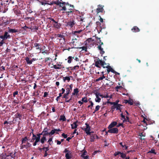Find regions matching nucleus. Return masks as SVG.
I'll return each mask as SVG.
<instances>
[{"label": "nucleus", "instance_id": "nucleus-1", "mask_svg": "<svg viewBox=\"0 0 159 159\" xmlns=\"http://www.w3.org/2000/svg\"><path fill=\"white\" fill-rule=\"evenodd\" d=\"M99 64H100L103 68H105L104 65H107L104 61H102L98 58L97 61H95V66L98 68H100L101 67L99 66Z\"/></svg>", "mask_w": 159, "mask_h": 159}, {"label": "nucleus", "instance_id": "nucleus-2", "mask_svg": "<svg viewBox=\"0 0 159 159\" xmlns=\"http://www.w3.org/2000/svg\"><path fill=\"white\" fill-rule=\"evenodd\" d=\"M98 43L99 44L98 48V49L100 51V53L101 54V56H102V55L105 53V51H103V48H102L101 45L103 44V43L101 42L100 38L99 39V41Z\"/></svg>", "mask_w": 159, "mask_h": 159}, {"label": "nucleus", "instance_id": "nucleus-3", "mask_svg": "<svg viewBox=\"0 0 159 159\" xmlns=\"http://www.w3.org/2000/svg\"><path fill=\"white\" fill-rule=\"evenodd\" d=\"M75 9H70L67 10V11H65L63 12H65L66 15L69 17L71 18L72 17L74 16V15H75Z\"/></svg>", "mask_w": 159, "mask_h": 159}, {"label": "nucleus", "instance_id": "nucleus-4", "mask_svg": "<svg viewBox=\"0 0 159 159\" xmlns=\"http://www.w3.org/2000/svg\"><path fill=\"white\" fill-rule=\"evenodd\" d=\"M85 125H86V128H82V129L83 130L85 131L87 135H91V133H93V132H90V127L89 125V124H87V123H86L85 124Z\"/></svg>", "mask_w": 159, "mask_h": 159}, {"label": "nucleus", "instance_id": "nucleus-5", "mask_svg": "<svg viewBox=\"0 0 159 159\" xmlns=\"http://www.w3.org/2000/svg\"><path fill=\"white\" fill-rule=\"evenodd\" d=\"M71 43L73 44L72 48H78L79 42L76 38L72 39Z\"/></svg>", "mask_w": 159, "mask_h": 159}, {"label": "nucleus", "instance_id": "nucleus-6", "mask_svg": "<svg viewBox=\"0 0 159 159\" xmlns=\"http://www.w3.org/2000/svg\"><path fill=\"white\" fill-rule=\"evenodd\" d=\"M11 38L10 35L8 34V32L5 31L4 34V35H0V38L2 39L6 40L8 39H10Z\"/></svg>", "mask_w": 159, "mask_h": 159}, {"label": "nucleus", "instance_id": "nucleus-7", "mask_svg": "<svg viewBox=\"0 0 159 159\" xmlns=\"http://www.w3.org/2000/svg\"><path fill=\"white\" fill-rule=\"evenodd\" d=\"M74 9V6L73 5H70V6H66V7H64L62 8H61L60 10L61 11H67V10L70 9Z\"/></svg>", "mask_w": 159, "mask_h": 159}, {"label": "nucleus", "instance_id": "nucleus-8", "mask_svg": "<svg viewBox=\"0 0 159 159\" xmlns=\"http://www.w3.org/2000/svg\"><path fill=\"white\" fill-rule=\"evenodd\" d=\"M119 154L120 155V157L122 159H124L126 157V154L123 153H122L120 152H115L114 154V156H115L118 155Z\"/></svg>", "mask_w": 159, "mask_h": 159}, {"label": "nucleus", "instance_id": "nucleus-9", "mask_svg": "<svg viewBox=\"0 0 159 159\" xmlns=\"http://www.w3.org/2000/svg\"><path fill=\"white\" fill-rule=\"evenodd\" d=\"M31 146V144L29 142H27L26 144H21L20 145V149H22L24 148L28 149L29 148H30Z\"/></svg>", "mask_w": 159, "mask_h": 159}, {"label": "nucleus", "instance_id": "nucleus-10", "mask_svg": "<svg viewBox=\"0 0 159 159\" xmlns=\"http://www.w3.org/2000/svg\"><path fill=\"white\" fill-rule=\"evenodd\" d=\"M48 129H49L47 127L45 128L43 130V132L44 136H51L52 135V134L51 133V131L50 132H48Z\"/></svg>", "mask_w": 159, "mask_h": 159}, {"label": "nucleus", "instance_id": "nucleus-11", "mask_svg": "<svg viewBox=\"0 0 159 159\" xmlns=\"http://www.w3.org/2000/svg\"><path fill=\"white\" fill-rule=\"evenodd\" d=\"M109 129L108 132L110 133L117 134L118 132V129L117 128H113Z\"/></svg>", "mask_w": 159, "mask_h": 159}, {"label": "nucleus", "instance_id": "nucleus-12", "mask_svg": "<svg viewBox=\"0 0 159 159\" xmlns=\"http://www.w3.org/2000/svg\"><path fill=\"white\" fill-rule=\"evenodd\" d=\"M93 26V24L92 23H89L88 25L86 27V31L88 30L87 32H90L92 30V27Z\"/></svg>", "mask_w": 159, "mask_h": 159}, {"label": "nucleus", "instance_id": "nucleus-13", "mask_svg": "<svg viewBox=\"0 0 159 159\" xmlns=\"http://www.w3.org/2000/svg\"><path fill=\"white\" fill-rule=\"evenodd\" d=\"M98 8L96 9V11L97 13L100 12H102L104 9H103V6L100 5H98Z\"/></svg>", "mask_w": 159, "mask_h": 159}, {"label": "nucleus", "instance_id": "nucleus-14", "mask_svg": "<svg viewBox=\"0 0 159 159\" xmlns=\"http://www.w3.org/2000/svg\"><path fill=\"white\" fill-rule=\"evenodd\" d=\"M75 24V21L73 20H70V21H68L67 23V26H70L71 28Z\"/></svg>", "mask_w": 159, "mask_h": 159}, {"label": "nucleus", "instance_id": "nucleus-15", "mask_svg": "<svg viewBox=\"0 0 159 159\" xmlns=\"http://www.w3.org/2000/svg\"><path fill=\"white\" fill-rule=\"evenodd\" d=\"M73 87V84H70V85H67L66 86V90L67 92H70L71 93L72 91V88Z\"/></svg>", "mask_w": 159, "mask_h": 159}, {"label": "nucleus", "instance_id": "nucleus-16", "mask_svg": "<svg viewBox=\"0 0 159 159\" xmlns=\"http://www.w3.org/2000/svg\"><path fill=\"white\" fill-rule=\"evenodd\" d=\"M117 124V123L116 121H113L111 122L108 126V129H111L114 127L116 126Z\"/></svg>", "mask_w": 159, "mask_h": 159}, {"label": "nucleus", "instance_id": "nucleus-17", "mask_svg": "<svg viewBox=\"0 0 159 159\" xmlns=\"http://www.w3.org/2000/svg\"><path fill=\"white\" fill-rule=\"evenodd\" d=\"M63 2H58L53 1V4H55L57 5H59V7H61L62 8L64 7H66V6H65L64 4H62Z\"/></svg>", "mask_w": 159, "mask_h": 159}, {"label": "nucleus", "instance_id": "nucleus-18", "mask_svg": "<svg viewBox=\"0 0 159 159\" xmlns=\"http://www.w3.org/2000/svg\"><path fill=\"white\" fill-rule=\"evenodd\" d=\"M83 31L82 30H80L78 31H73L72 32V34L74 35H75L77 36V37H79V35H78L80 33L82 32Z\"/></svg>", "mask_w": 159, "mask_h": 159}, {"label": "nucleus", "instance_id": "nucleus-19", "mask_svg": "<svg viewBox=\"0 0 159 159\" xmlns=\"http://www.w3.org/2000/svg\"><path fill=\"white\" fill-rule=\"evenodd\" d=\"M61 130L60 129H52L51 131V133L52 134V135L54 134L55 133L56 134H58L57 133L58 132L60 131Z\"/></svg>", "mask_w": 159, "mask_h": 159}, {"label": "nucleus", "instance_id": "nucleus-20", "mask_svg": "<svg viewBox=\"0 0 159 159\" xmlns=\"http://www.w3.org/2000/svg\"><path fill=\"white\" fill-rule=\"evenodd\" d=\"M131 30L133 32H139L140 30L137 26H134L131 29Z\"/></svg>", "mask_w": 159, "mask_h": 159}, {"label": "nucleus", "instance_id": "nucleus-21", "mask_svg": "<svg viewBox=\"0 0 159 159\" xmlns=\"http://www.w3.org/2000/svg\"><path fill=\"white\" fill-rule=\"evenodd\" d=\"M78 122V121L77 120L71 125V128L72 129H75L77 128L78 125L77 124V123Z\"/></svg>", "mask_w": 159, "mask_h": 159}, {"label": "nucleus", "instance_id": "nucleus-22", "mask_svg": "<svg viewBox=\"0 0 159 159\" xmlns=\"http://www.w3.org/2000/svg\"><path fill=\"white\" fill-rule=\"evenodd\" d=\"M53 26L55 28L58 29L60 28L61 25L60 23H58L56 21V22H54L52 24Z\"/></svg>", "mask_w": 159, "mask_h": 159}, {"label": "nucleus", "instance_id": "nucleus-23", "mask_svg": "<svg viewBox=\"0 0 159 159\" xmlns=\"http://www.w3.org/2000/svg\"><path fill=\"white\" fill-rule=\"evenodd\" d=\"M49 150V145H48L47 147H46L44 151L45 152L43 156L45 157H47L48 155L47 151Z\"/></svg>", "mask_w": 159, "mask_h": 159}, {"label": "nucleus", "instance_id": "nucleus-24", "mask_svg": "<svg viewBox=\"0 0 159 159\" xmlns=\"http://www.w3.org/2000/svg\"><path fill=\"white\" fill-rule=\"evenodd\" d=\"M46 136L45 135H43V137L40 139V141L42 144H43L47 140L46 138Z\"/></svg>", "mask_w": 159, "mask_h": 159}, {"label": "nucleus", "instance_id": "nucleus-25", "mask_svg": "<svg viewBox=\"0 0 159 159\" xmlns=\"http://www.w3.org/2000/svg\"><path fill=\"white\" fill-rule=\"evenodd\" d=\"M105 68H106L107 69H109L110 71L113 73L115 72L114 70L109 65H107L106 66H104Z\"/></svg>", "mask_w": 159, "mask_h": 159}, {"label": "nucleus", "instance_id": "nucleus-26", "mask_svg": "<svg viewBox=\"0 0 159 159\" xmlns=\"http://www.w3.org/2000/svg\"><path fill=\"white\" fill-rule=\"evenodd\" d=\"M79 92V89L78 88H76L74 89L73 92L72 93V95H77Z\"/></svg>", "mask_w": 159, "mask_h": 159}, {"label": "nucleus", "instance_id": "nucleus-27", "mask_svg": "<svg viewBox=\"0 0 159 159\" xmlns=\"http://www.w3.org/2000/svg\"><path fill=\"white\" fill-rule=\"evenodd\" d=\"M115 104H114V106H116V110H119L121 109V106L122 105L121 104L117 103V102H115Z\"/></svg>", "mask_w": 159, "mask_h": 159}, {"label": "nucleus", "instance_id": "nucleus-28", "mask_svg": "<svg viewBox=\"0 0 159 159\" xmlns=\"http://www.w3.org/2000/svg\"><path fill=\"white\" fill-rule=\"evenodd\" d=\"M28 140V139L27 136H25L24 138H22L21 139V144H23L25 143Z\"/></svg>", "mask_w": 159, "mask_h": 159}, {"label": "nucleus", "instance_id": "nucleus-29", "mask_svg": "<svg viewBox=\"0 0 159 159\" xmlns=\"http://www.w3.org/2000/svg\"><path fill=\"white\" fill-rule=\"evenodd\" d=\"M45 2H40V3L42 5L45 6V5L48 4V5H52L53 4V1H52V2L50 3H48L46 2V1L44 0Z\"/></svg>", "mask_w": 159, "mask_h": 159}, {"label": "nucleus", "instance_id": "nucleus-30", "mask_svg": "<svg viewBox=\"0 0 159 159\" xmlns=\"http://www.w3.org/2000/svg\"><path fill=\"white\" fill-rule=\"evenodd\" d=\"M25 60L27 64L30 65L32 64L31 60H30L29 57H26L25 58Z\"/></svg>", "mask_w": 159, "mask_h": 159}, {"label": "nucleus", "instance_id": "nucleus-31", "mask_svg": "<svg viewBox=\"0 0 159 159\" xmlns=\"http://www.w3.org/2000/svg\"><path fill=\"white\" fill-rule=\"evenodd\" d=\"M72 76H66L63 78V80L65 82L66 80H67L68 82H69L70 80V78H72Z\"/></svg>", "mask_w": 159, "mask_h": 159}, {"label": "nucleus", "instance_id": "nucleus-32", "mask_svg": "<svg viewBox=\"0 0 159 159\" xmlns=\"http://www.w3.org/2000/svg\"><path fill=\"white\" fill-rule=\"evenodd\" d=\"M90 135V141L91 142H93L95 138V136H94V134H91Z\"/></svg>", "mask_w": 159, "mask_h": 159}, {"label": "nucleus", "instance_id": "nucleus-33", "mask_svg": "<svg viewBox=\"0 0 159 159\" xmlns=\"http://www.w3.org/2000/svg\"><path fill=\"white\" fill-rule=\"evenodd\" d=\"M34 139L35 141L33 144V145L34 146H35L37 145V143L40 141V139L36 137V138H34Z\"/></svg>", "mask_w": 159, "mask_h": 159}, {"label": "nucleus", "instance_id": "nucleus-34", "mask_svg": "<svg viewBox=\"0 0 159 159\" xmlns=\"http://www.w3.org/2000/svg\"><path fill=\"white\" fill-rule=\"evenodd\" d=\"M109 83H107L106 85L108 87H111L112 85H113L114 82H113L112 81H110V80H109Z\"/></svg>", "mask_w": 159, "mask_h": 159}, {"label": "nucleus", "instance_id": "nucleus-35", "mask_svg": "<svg viewBox=\"0 0 159 159\" xmlns=\"http://www.w3.org/2000/svg\"><path fill=\"white\" fill-rule=\"evenodd\" d=\"M8 32L10 33H13L18 32V30L16 29H10L9 30Z\"/></svg>", "mask_w": 159, "mask_h": 159}, {"label": "nucleus", "instance_id": "nucleus-36", "mask_svg": "<svg viewBox=\"0 0 159 159\" xmlns=\"http://www.w3.org/2000/svg\"><path fill=\"white\" fill-rule=\"evenodd\" d=\"M10 23V21L7 20L6 21H4L2 23L1 25L3 26H6Z\"/></svg>", "mask_w": 159, "mask_h": 159}, {"label": "nucleus", "instance_id": "nucleus-37", "mask_svg": "<svg viewBox=\"0 0 159 159\" xmlns=\"http://www.w3.org/2000/svg\"><path fill=\"white\" fill-rule=\"evenodd\" d=\"M15 116L16 118H19V119L21 120V118L22 117L21 114H20L19 113H16L15 115Z\"/></svg>", "mask_w": 159, "mask_h": 159}, {"label": "nucleus", "instance_id": "nucleus-38", "mask_svg": "<svg viewBox=\"0 0 159 159\" xmlns=\"http://www.w3.org/2000/svg\"><path fill=\"white\" fill-rule=\"evenodd\" d=\"M34 47H36V49H38L40 48V45L39 43H34Z\"/></svg>", "mask_w": 159, "mask_h": 159}, {"label": "nucleus", "instance_id": "nucleus-39", "mask_svg": "<svg viewBox=\"0 0 159 159\" xmlns=\"http://www.w3.org/2000/svg\"><path fill=\"white\" fill-rule=\"evenodd\" d=\"M60 120H62V121H65L66 120V118L64 115H61L60 116Z\"/></svg>", "mask_w": 159, "mask_h": 159}, {"label": "nucleus", "instance_id": "nucleus-40", "mask_svg": "<svg viewBox=\"0 0 159 159\" xmlns=\"http://www.w3.org/2000/svg\"><path fill=\"white\" fill-rule=\"evenodd\" d=\"M48 142L50 145H51L53 143L52 137L50 138L48 141Z\"/></svg>", "mask_w": 159, "mask_h": 159}, {"label": "nucleus", "instance_id": "nucleus-41", "mask_svg": "<svg viewBox=\"0 0 159 159\" xmlns=\"http://www.w3.org/2000/svg\"><path fill=\"white\" fill-rule=\"evenodd\" d=\"M101 100V98L99 97V96H98V95L96 96V98L95 99V101L96 102H100Z\"/></svg>", "mask_w": 159, "mask_h": 159}, {"label": "nucleus", "instance_id": "nucleus-42", "mask_svg": "<svg viewBox=\"0 0 159 159\" xmlns=\"http://www.w3.org/2000/svg\"><path fill=\"white\" fill-rule=\"evenodd\" d=\"M100 107V106L99 105H97L96 107L95 110L93 112V113H95V112L98 111Z\"/></svg>", "mask_w": 159, "mask_h": 159}, {"label": "nucleus", "instance_id": "nucleus-43", "mask_svg": "<svg viewBox=\"0 0 159 159\" xmlns=\"http://www.w3.org/2000/svg\"><path fill=\"white\" fill-rule=\"evenodd\" d=\"M68 63H71L72 61V57L71 56H69L68 58Z\"/></svg>", "mask_w": 159, "mask_h": 159}, {"label": "nucleus", "instance_id": "nucleus-44", "mask_svg": "<svg viewBox=\"0 0 159 159\" xmlns=\"http://www.w3.org/2000/svg\"><path fill=\"white\" fill-rule=\"evenodd\" d=\"M120 115V116L122 117V118L123 119H124V120H123V122L127 121V120H126V119H125V116L124 115H123V113H121Z\"/></svg>", "mask_w": 159, "mask_h": 159}, {"label": "nucleus", "instance_id": "nucleus-45", "mask_svg": "<svg viewBox=\"0 0 159 159\" xmlns=\"http://www.w3.org/2000/svg\"><path fill=\"white\" fill-rule=\"evenodd\" d=\"M89 102L90 103V110H91L90 111H92V110H93L92 107H93V103L91 101H89Z\"/></svg>", "mask_w": 159, "mask_h": 159}, {"label": "nucleus", "instance_id": "nucleus-46", "mask_svg": "<svg viewBox=\"0 0 159 159\" xmlns=\"http://www.w3.org/2000/svg\"><path fill=\"white\" fill-rule=\"evenodd\" d=\"M82 101L86 103L88 102L87 98L86 97L82 98L81 100Z\"/></svg>", "mask_w": 159, "mask_h": 159}, {"label": "nucleus", "instance_id": "nucleus-47", "mask_svg": "<svg viewBox=\"0 0 159 159\" xmlns=\"http://www.w3.org/2000/svg\"><path fill=\"white\" fill-rule=\"evenodd\" d=\"M78 48H79L80 49L81 48L82 51L84 50L85 52H87V48L86 47L83 46L81 47H79Z\"/></svg>", "mask_w": 159, "mask_h": 159}, {"label": "nucleus", "instance_id": "nucleus-48", "mask_svg": "<svg viewBox=\"0 0 159 159\" xmlns=\"http://www.w3.org/2000/svg\"><path fill=\"white\" fill-rule=\"evenodd\" d=\"M120 144L122 148H125V150H127L128 148V147L125 146V144L123 145L122 142L120 143Z\"/></svg>", "mask_w": 159, "mask_h": 159}, {"label": "nucleus", "instance_id": "nucleus-49", "mask_svg": "<svg viewBox=\"0 0 159 159\" xmlns=\"http://www.w3.org/2000/svg\"><path fill=\"white\" fill-rule=\"evenodd\" d=\"M57 37L61 38L63 39L65 41V39L64 38V36L62 35L61 34H57Z\"/></svg>", "mask_w": 159, "mask_h": 159}, {"label": "nucleus", "instance_id": "nucleus-50", "mask_svg": "<svg viewBox=\"0 0 159 159\" xmlns=\"http://www.w3.org/2000/svg\"><path fill=\"white\" fill-rule=\"evenodd\" d=\"M149 152H150L151 153H154L155 154H156V153L155 152V149L153 148H152V149H151Z\"/></svg>", "mask_w": 159, "mask_h": 159}, {"label": "nucleus", "instance_id": "nucleus-51", "mask_svg": "<svg viewBox=\"0 0 159 159\" xmlns=\"http://www.w3.org/2000/svg\"><path fill=\"white\" fill-rule=\"evenodd\" d=\"M128 102V103L130 105H132L133 104V101L132 99H129V100Z\"/></svg>", "mask_w": 159, "mask_h": 159}, {"label": "nucleus", "instance_id": "nucleus-52", "mask_svg": "<svg viewBox=\"0 0 159 159\" xmlns=\"http://www.w3.org/2000/svg\"><path fill=\"white\" fill-rule=\"evenodd\" d=\"M65 157L66 159H70L71 158L68 153H67L66 154Z\"/></svg>", "mask_w": 159, "mask_h": 159}, {"label": "nucleus", "instance_id": "nucleus-53", "mask_svg": "<svg viewBox=\"0 0 159 159\" xmlns=\"http://www.w3.org/2000/svg\"><path fill=\"white\" fill-rule=\"evenodd\" d=\"M43 135V131L40 133L38 134H37V138H38L39 139H40V136Z\"/></svg>", "mask_w": 159, "mask_h": 159}, {"label": "nucleus", "instance_id": "nucleus-54", "mask_svg": "<svg viewBox=\"0 0 159 159\" xmlns=\"http://www.w3.org/2000/svg\"><path fill=\"white\" fill-rule=\"evenodd\" d=\"M68 96H66V98H65V102H70V99H68Z\"/></svg>", "mask_w": 159, "mask_h": 159}, {"label": "nucleus", "instance_id": "nucleus-55", "mask_svg": "<svg viewBox=\"0 0 159 159\" xmlns=\"http://www.w3.org/2000/svg\"><path fill=\"white\" fill-rule=\"evenodd\" d=\"M18 91H15L13 93V96L15 97L16 95H18Z\"/></svg>", "mask_w": 159, "mask_h": 159}, {"label": "nucleus", "instance_id": "nucleus-56", "mask_svg": "<svg viewBox=\"0 0 159 159\" xmlns=\"http://www.w3.org/2000/svg\"><path fill=\"white\" fill-rule=\"evenodd\" d=\"M62 4H65V6H70V5H71V4H69L68 3V2H63V3H62Z\"/></svg>", "mask_w": 159, "mask_h": 159}, {"label": "nucleus", "instance_id": "nucleus-57", "mask_svg": "<svg viewBox=\"0 0 159 159\" xmlns=\"http://www.w3.org/2000/svg\"><path fill=\"white\" fill-rule=\"evenodd\" d=\"M53 68L56 69H60L61 68V67L57 66L56 65L53 66Z\"/></svg>", "mask_w": 159, "mask_h": 159}, {"label": "nucleus", "instance_id": "nucleus-58", "mask_svg": "<svg viewBox=\"0 0 159 159\" xmlns=\"http://www.w3.org/2000/svg\"><path fill=\"white\" fill-rule=\"evenodd\" d=\"M91 39H92L91 38H89L86 41H85L84 42V43H85V44H86L87 43V42H88V43H89L91 41Z\"/></svg>", "mask_w": 159, "mask_h": 159}, {"label": "nucleus", "instance_id": "nucleus-59", "mask_svg": "<svg viewBox=\"0 0 159 159\" xmlns=\"http://www.w3.org/2000/svg\"><path fill=\"white\" fill-rule=\"evenodd\" d=\"M120 126H122V127L124 128V125H123V123H119L118 124V125H117L116 126L117 127H119Z\"/></svg>", "mask_w": 159, "mask_h": 159}, {"label": "nucleus", "instance_id": "nucleus-60", "mask_svg": "<svg viewBox=\"0 0 159 159\" xmlns=\"http://www.w3.org/2000/svg\"><path fill=\"white\" fill-rule=\"evenodd\" d=\"M4 39H2L0 42V47L2 46L3 44L5 43L4 41Z\"/></svg>", "mask_w": 159, "mask_h": 159}, {"label": "nucleus", "instance_id": "nucleus-61", "mask_svg": "<svg viewBox=\"0 0 159 159\" xmlns=\"http://www.w3.org/2000/svg\"><path fill=\"white\" fill-rule=\"evenodd\" d=\"M61 136H63L64 138H66L67 137V134H65L64 133H63Z\"/></svg>", "mask_w": 159, "mask_h": 159}, {"label": "nucleus", "instance_id": "nucleus-62", "mask_svg": "<svg viewBox=\"0 0 159 159\" xmlns=\"http://www.w3.org/2000/svg\"><path fill=\"white\" fill-rule=\"evenodd\" d=\"M51 58L50 57H46L44 60V62H46L50 60Z\"/></svg>", "mask_w": 159, "mask_h": 159}, {"label": "nucleus", "instance_id": "nucleus-63", "mask_svg": "<svg viewBox=\"0 0 159 159\" xmlns=\"http://www.w3.org/2000/svg\"><path fill=\"white\" fill-rule=\"evenodd\" d=\"M122 88V86H117L116 87H115V89H116V90L117 91H118V89H120V88Z\"/></svg>", "mask_w": 159, "mask_h": 159}, {"label": "nucleus", "instance_id": "nucleus-64", "mask_svg": "<svg viewBox=\"0 0 159 159\" xmlns=\"http://www.w3.org/2000/svg\"><path fill=\"white\" fill-rule=\"evenodd\" d=\"M103 80V79H102V77H100L99 78H98L96 79V82H98L100 80Z\"/></svg>", "mask_w": 159, "mask_h": 159}]
</instances>
